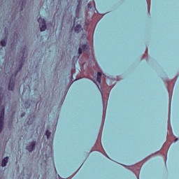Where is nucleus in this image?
Listing matches in <instances>:
<instances>
[{
	"instance_id": "14",
	"label": "nucleus",
	"mask_w": 179,
	"mask_h": 179,
	"mask_svg": "<svg viewBox=\"0 0 179 179\" xmlns=\"http://www.w3.org/2000/svg\"><path fill=\"white\" fill-rule=\"evenodd\" d=\"M178 141V138H176L174 142H177Z\"/></svg>"
},
{
	"instance_id": "2",
	"label": "nucleus",
	"mask_w": 179,
	"mask_h": 179,
	"mask_svg": "<svg viewBox=\"0 0 179 179\" xmlns=\"http://www.w3.org/2000/svg\"><path fill=\"white\" fill-rule=\"evenodd\" d=\"M17 72H19V71H16L14 76V78H13V76L11 77L10 80V83L8 84V90L11 92H13V90H15V78H16V76L17 75Z\"/></svg>"
},
{
	"instance_id": "1",
	"label": "nucleus",
	"mask_w": 179,
	"mask_h": 179,
	"mask_svg": "<svg viewBox=\"0 0 179 179\" xmlns=\"http://www.w3.org/2000/svg\"><path fill=\"white\" fill-rule=\"evenodd\" d=\"M1 113H0V134L3 129V122L5 121V106H1Z\"/></svg>"
},
{
	"instance_id": "12",
	"label": "nucleus",
	"mask_w": 179,
	"mask_h": 179,
	"mask_svg": "<svg viewBox=\"0 0 179 179\" xmlns=\"http://www.w3.org/2000/svg\"><path fill=\"white\" fill-rule=\"evenodd\" d=\"M78 9H79V8H80V2H82V0H78Z\"/></svg>"
},
{
	"instance_id": "3",
	"label": "nucleus",
	"mask_w": 179,
	"mask_h": 179,
	"mask_svg": "<svg viewBox=\"0 0 179 179\" xmlns=\"http://www.w3.org/2000/svg\"><path fill=\"white\" fill-rule=\"evenodd\" d=\"M38 22L39 23L41 31H45V29H47V24H45V20L43 18H39L38 20Z\"/></svg>"
},
{
	"instance_id": "7",
	"label": "nucleus",
	"mask_w": 179,
	"mask_h": 179,
	"mask_svg": "<svg viewBox=\"0 0 179 179\" xmlns=\"http://www.w3.org/2000/svg\"><path fill=\"white\" fill-rule=\"evenodd\" d=\"M9 160V157H6L1 162V167H6V165L8 164V162Z\"/></svg>"
},
{
	"instance_id": "9",
	"label": "nucleus",
	"mask_w": 179,
	"mask_h": 179,
	"mask_svg": "<svg viewBox=\"0 0 179 179\" xmlns=\"http://www.w3.org/2000/svg\"><path fill=\"white\" fill-rule=\"evenodd\" d=\"M96 80L99 82V83L101 82V73L98 72Z\"/></svg>"
},
{
	"instance_id": "5",
	"label": "nucleus",
	"mask_w": 179,
	"mask_h": 179,
	"mask_svg": "<svg viewBox=\"0 0 179 179\" xmlns=\"http://www.w3.org/2000/svg\"><path fill=\"white\" fill-rule=\"evenodd\" d=\"M36 148V141H32L29 143L28 146H27V150L29 152H33Z\"/></svg>"
},
{
	"instance_id": "4",
	"label": "nucleus",
	"mask_w": 179,
	"mask_h": 179,
	"mask_svg": "<svg viewBox=\"0 0 179 179\" xmlns=\"http://www.w3.org/2000/svg\"><path fill=\"white\" fill-rule=\"evenodd\" d=\"M24 52H26V50L24 49L22 52H21V60L20 62L19 70L20 71L22 68H23V64H24V61H26L27 55H24Z\"/></svg>"
},
{
	"instance_id": "10",
	"label": "nucleus",
	"mask_w": 179,
	"mask_h": 179,
	"mask_svg": "<svg viewBox=\"0 0 179 179\" xmlns=\"http://www.w3.org/2000/svg\"><path fill=\"white\" fill-rule=\"evenodd\" d=\"M1 45L2 47H5L6 45V39H3L1 41Z\"/></svg>"
},
{
	"instance_id": "8",
	"label": "nucleus",
	"mask_w": 179,
	"mask_h": 179,
	"mask_svg": "<svg viewBox=\"0 0 179 179\" xmlns=\"http://www.w3.org/2000/svg\"><path fill=\"white\" fill-rule=\"evenodd\" d=\"M80 30H82V26H80V24L76 25V27H75L76 33H79Z\"/></svg>"
},
{
	"instance_id": "6",
	"label": "nucleus",
	"mask_w": 179,
	"mask_h": 179,
	"mask_svg": "<svg viewBox=\"0 0 179 179\" xmlns=\"http://www.w3.org/2000/svg\"><path fill=\"white\" fill-rule=\"evenodd\" d=\"M89 50V46L87 45H81L78 49V54L80 55L83 51H87Z\"/></svg>"
},
{
	"instance_id": "13",
	"label": "nucleus",
	"mask_w": 179,
	"mask_h": 179,
	"mask_svg": "<svg viewBox=\"0 0 179 179\" xmlns=\"http://www.w3.org/2000/svg\"><path fill=\"white\" fill-rule=\"evenodd\" d=\"M31 122H33V119L31 120L29 119V121H28V124L29 125L31 124Z\"/></svg>"
},
{
	"instance_id": "11",
	"label": "nucleus",
	"mask_w": 179,
	"mask_h": 179,
	"mask_svg": "<svg viewBox=\"0 0 179 179\" xmlns=\"http://www.w3.org/2000/svg\"><path fill=\"white\" fill-rule=\"evenodd\" d=\"M45 135H46V136H47V138H48V139H50V136H51V132L48 130V131H46V132H45Z\"/></svg>"
}]
</instances>
